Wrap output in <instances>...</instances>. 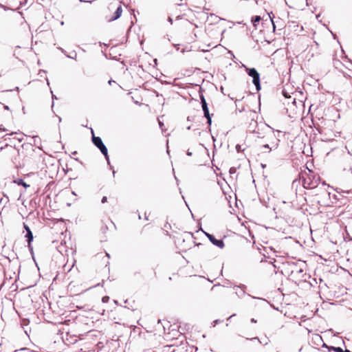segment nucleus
Here are the masks:
<instances>
[{"mask_svg":"<svg viewBox=\"0 0 352 352\" xmlns=\"http://www.w3.org/2000/svg\"><path fill=\"white\" fill-rule=\"evenodd\" d=\"M168 22H170V24H172V23H173V19H172V18H171V17H168Z\"/></svg>","mask_w":352,"mask_h":352,"instance_id":"nucleus-23","label":"nucleus"},{"mask_svg":"<svg viewBox=\"0 0 352 352\" xmlns=\"http://www.w3.org/2000/svg\"><path fill=\"white\" fill-rule=\"evenodd\" d=\"M92 133V142L93 144L100 151V152L104 155L108 164H109V159L108 155V150L106 146L104 144L102 139L100 137L95 136L93 129H91Z\"/></svg>","mask_w":352,"mask_h":352,"instance_id":"nucleus-1","label":"nucleus"},{"mask_svg":"<svg viewBox=\"0 0 352 352\" xmlns=\"http://www.w3.org/2000/svg\"><path fill=\"white\" fill-rule=\"evenodd\" d=\"M6 131V129H4V128H1V127H0V131Z\"/></svg>","mask_w":352,"mask_h":352,"instance_id":"nucleus-29","label":"nucleus"},{"mask_svg":"<svg viewBox=\"0 0 352 352\" xmlns=\"http://www.w3.org/2000/svg\"><path fill=\"white\" fill-rule=\"evenodd\" d=\"M200 100H201V106L204 105V104H207L206 100L202 94H200Z\"/></svg>","mask_w":352,"mask_h":352,"instance_id":"nucleus-12","label":"nucleus"},{"mask_svg":"<svg viewBox=\"0 0 352 352\" xmlns=\"http://www.w3.org/2000/svg\"><path fill=\"white\" fill-rule=\"evenodd\" d=\"M186 154L188 156H191L192 155V152L189 151V150L187 151Z\"/></svg>","mask_w":352,"mask_h":352,"instance_id":"nucleus-22","label":"nucleus"},{"mask_svg":"<svg viewBox=\"0 0 352 352\" xmlns=\"http://www.w3.org/2000/svg\"><path fill=\"white\" fill-rule=\"evenodd\" d=\"M236 287L237 288H241V291L240 292H238L237 291H236V294L239 297H242L243 295L245 294V289L246 288V286L244 285H241L240 286H235L234 287V289H235Z\"/></svg>","mask_w":352,"mask_h":352,"instance_id":"nucleus-7","label":"nucleus"},{"mask_svg":"<svg viewBox=\"0 0 352 352\" xmlns=\"http://www.w3.org/2000/svg\"><path fill=\"white\" fill-rule=\"evenodd\" d=\"M201 107H202V109H203V111H204V117L207 119V123L209 125H211L212 118H211V116H210V114L209 113V109H208V104L202 105Z\"/></svg>","mask_w":352,"mask_h":352,"instance_id":"nucleus-6","label":"nucleus"},{"mask_svg":"<svg viewBox=\"0 0 352 352\" xmlns=\"http://www.w3.org/2000/svg\"><path fill=\"white\" fill-rule=\"evenodd\" d=\"M348 154L351 155V152L348 150Z\"/></svg>","mask_w":352,"mask_h":352,"instance_id":"nucleus-33","label":"nucleus"},{"mask_svg":"<svg viewBox=\"0 0 352 352\" xmlns=\"http://www.w3.org/2000/svg\"><path fill=\"white\" fill-rule=\"evenodd\" d=\"M248 74L252 77V83L255 85L256 89L259 91L261 89L260 83V74L255 68H245Z\"/></svg>","mask_w":352,"mask_h":352,"instance_id":"nucleus-2","label":"nucleus"},{"mask_svg":"<svg viewBox=\"0 0 352 352\" xmlns=\"http://www.w3.org/2000/svg\"><path fill=\"white\" fill-rule=\"evenodd\" d=\"M0 6L4 8V6L2 4H0Z\"/></svg>","mask_w":352,"mask_h":352,"instance_id":"nucleus-36","label":"nucleus"},{"mask_svg":"<svg viewBox=\"0 0 352 352\" xmlns=\"http://www.w3.org/2000/svg\"><path fill=\"white\" fill-rule=\"evenodd\" d=\"M14 90H16V91H19V87H16L14 88Z\"/></svg>","mask_w":352,"mask_h":352,"instance_id":"nucleus-30","label":"nucleus"},{"mask_svg":"<svg viewBox=\"0 0 352 352\" xmlns=\"http://www.w3.org/2000/svg\"><path fill=\"white\" fill-rule=\"evenodd\" d=\"M261 20V18L260 16H255L252 18V22L254 27L256 26V23H258Z\"/></svg>","mask_w":352,"mask_h":352,"instance_id":"nucleus-8","label":"nucleus"},{"mask_svg":"<svg viewBox=\"0 0 352 352\" xmlns=\"http://www.w3.org/2000/svg\"><path fill=\"white\" fill-rule=\"evenodd\" d=\"M114 7H115V6H113V3H111V4L109 6V9H111V8H114Z\"/></svg>","mask_w":352,"mask_h":352,"instance_id":"nucleus-25","label":"nucleus"},{"mask_svg":"<svg viewBox=\"0 0 352 352\" xmlns=\"http://www.w3.org/2000/svg\"><path fill=\"white\" fill-rule=\"evenodd\" d=\"M205 235L213 245L217 246L219 248H223L224 247V243L222 239H217L214 235L208 232H205Z\"/></svg>","mask_w":352,"mask_h":352,"instance_id":"nucleus-3","label":"nucleus"},{"mask_svg":"<svg viewBox=\"0 0 352 352\" xmlns=\"http://www.w3.org/2000/svg\"><path fill=\"white\" fill-rule=\"evenodd\" d=\"M122 12V6L118 5L116 7V10H115L113 14L112 15V16L108 19V21L111 22V21L117 20L118 19H119L121 16Z\"/></svg>","mask_w":352,"mask_h":352,"instance_id":"nucleus-4","label":"nucleus"},{"mask_svg":"<svg viewBox=\"0 0 352 352\" xmlns=\"http://www.w3.org/2000/svg\"><path fill=\"white\" fill-rule=\"evenodd\" d=\"M269 16L270 18V21H271V23L272 24V26H273V30L275 31V29H276V25L274 24V22L273 21V19L271 17V16L269 14Z\"/></svg>","mask_w":352,"mask_h":352,"instance_id":"nucleus-15","label":"nucleus"},{"mask_svg":"<svg viewBox=\"0 0 352 352\" xmlns=\"http://www.w3.org/2000/svg\"><path fill=\"white\" fill-rule=\"evenodd\" d=\"M324 346L327 347L329 349V348H330V347H328V346H327V344H324Z\"/></svg>","mask_w":352,"mask_h":352,"instance_id":"nucleus-35","label":"nucleus"},{"mask_svg":"<svg viewBox=\"0 0 352 352\" xmlns=\"http://www.w3.org/2000/svg\"><path fill=\"white\" fill-rule=\"evenodd\" d=\"M115 173H116V172L113 170V176L115 175Z\"/></svg>","mask_w":352,"mask_h":352,"instance_id":"nucleus-34","label":"nucleus"},{"mask_svg":"<svg viewBox=\"0 0 352 352\" xmlns=\"http://www.w3.org/2000/svg\"><path fill=\"white\" fill-rule=\"evenodd\" d=\"M68 57L70 58L76 59V54L75 53L74 56V55H72V56H68Z\"/></svg>","mask_w":352,"mask_h":352,"instance_id":"nucleus-20","label":"nucleus"},{"mask_svg":"<svg viewBox=\"0 0 352 352\" xmlns=\"http://www.w3.org/2000/svg\"><path fill=\"white\" fill-rule=\"evenodd\" d=\"M23 228L26 231V234L25 235V237L27 239V241L30 244L33 241V234L29 226L26 225L25 223H23Z\"/></svg>","mask_w":352,"mask_h":352,"instance_id":"nucleus-5","label":"nucleus"},{"mask_svg":"<svg viewBox=\"0 0 352 352\" xmlns=\"http://www.w3.org/2000/svg\"><path fill=\"white\" fill-rule=\"evenodd\" d=\"M74 265V262L72 263V265L71 266H67L66 264L63 266L64 270L69 272L72 270V268L73 267Z\"/></svg>","mask_w":352,"mask_h":352,"instance_id":"nucleus-11","label":"nucleus"},{"mask_svg":"<svg viewBox=\"0 0 352 352\" xmlns=\"http://www.w3.org/2000/svg\"><path fill=\"white\" fill-rule=\"evenodd\" d=\"M109 297L107 296H105L102 297V301L103 302H107L109 301Z\"/></svg>","mask_w":352,"mask_h":352,"instance_id":"nucleus-14","label":"nucleus"},{"mask_svg":"<svg viewBox=\"0 0 352 352\" xmlns=\"http://www.w3.org/2000/svg\"><path fill=\"white\" fill-rule=\"evenodd\" d=\"M236 169L234 167H231L229 170L230 174H231V175L234 174L236 173Z\"/></svg>","mask_w":352,"mask_h":352,"instance_id":"nucleus-13","label":"nucleus"},{"mask_svg":"<svg viewBox=\"0 0 352 352\" xmlns=\"http://www.w3.org/2000/svg\"><path fill=\"white\" fill-rule=\"evenodd\" d=\"M261 148L269 149L268 152H270V151H271V148H270V146L267 144L263 145Z\"/></svg>","mask_w":352,"mask_h":352,"instance_id":"nucleus-16","label":"nucleus"},{"mask_svg":"<svg viewBox=\"0 0 352 352\" xmlns=\"http://www.w3.org/2000/svg\"><path fill=\"white\" fill-rule=\"evenodd\" d=\"M159 124H160V126L162 127V126L163 125L162 123H161V122H159Z\"/></svg>","mask_w":352,"mask_h":352,"instance_id":"nucleus-31","label":"nucleus"},{"mask_svg":"<svg viewBox=\"0 0 352 352\" xmlns=\"http://www.w3.org/2000/svg\"><path fill=\"white\" fill-rule=\"evenodd\" d=\"M219 322H220V321H219V320H216L213 321V322H212V325L214 327V326H216V325H217Z\"/></svg>","mask_w":352,"mask_h":352,"instance_id":"nucleus-19","label":"nucleus"},{"mask_svg":"<svg viewBox=\"0 0 352 352\" xmlns=\"http://www.w3.org/2000/svg\"><path fill=\"white\" fill-rule=\"evenodd\" d=\"M107 201V197H105V196H104V197H103L102 198L101 202H102V204H104V203H106Z\"/></svg>","mask_w":352,"mask_h":352,"instance_id":"nucleus-17","label":"nucleus"},{"mask_svg":"<svg viewBox=\"0 0 352 352\" xmlns=\"http://www.w3.org/2000/svg\"><path fill=\"white\" fill-rule=\"evenodd\" d=\"M251 322H252V323H256V320L254 318H252V319H251Z\"/></svg>","mask_w":352,"mask_h":352,"instance_id":"nucleus-24","label":"nucleus"},{"mask_svg":"<svg viewBox=\"0 0 352 352\" xmlns=\"http://www.w3.org/2000/svg\"><path fill=\"white\" fill-rule=\"evenodd\" d=\"M4 109H6V110H9L10 109L9 107L7 106V105L4 106Z\"/></svg>","mask_w":352,"mask_h":352,"instance_id":"nucleus-27","label":"nucleus"},{"mask_svg":"<svg viewBox=\"0 0 352 352\" xmlns=\"http://www.w3.org/2000/svg\"><path fill=\"white\" fill-rule=\"evenodd\" d=\"M16 182H17V184H18L19 185H22V186H23L25 188H28V187H29V186H29V185H28L25 182H23V179H19Z\"/></svg>","mask_w":352,"mask_h":352,"instance_id":"nucleus-10","label":"nucleus"},{"mask_svg":"<svg viewBox=\"0 0 352 352\" xmlns=\"http://www.w3.org/2000/svg\"><path fill=\"white\" fill-rule=\"evenodd\" d=\"M349 170H351V173H352V168H350V169H349Z\"/></svg>","mask_w":352,"mask_h":352,"instance_id":"nucleus-37","label":"nucleus"},{"mask_svg":"<svg viewBox=\"0 0 352 352\" xmlns=\"http://www.w3.org/2000/svg\"><path fill=\"white\" fill-rule=\"evenodd\" d=\"M236 151H237L238 152H240V151H241V145L237 144V145L236 146Z\"/></svg>","mask_w":352,"mask_h":352,"instance_id":"nucleus-18","label":"nucleus"},{"mask_svg":"<svg viewBox=\"0 0 352 352\" xmlns=\"http://www.w3.org/2000/svg\"><path fill=\"white\" fill-rule=\"evenodd\" d=\"M106 255H107V257L109 258V254L108 253H106Z\"/></svg>","mask_w":352,"mask_h":352,"instance_id":"nucleus-32","label":"nucleus"},{"mask_svg":"<svg viewBox=\"0 0 352 352\" xmlns=\"http://www.w3.org/2000/svg\"><path fill=\"white\" fill-rule=\"evenodd\" d=\"M68 57L70 58L76 59V54L75 53L74 56V55H72V56H68Z\"/></svg>","mask_w":352,"mask_h":352,"instance_id":"nucleus-21","label":"nucleus"},{"mask_svg":"<svg viewBox=\"0 0 352 352\" xmlns=\"http://www.w3.org/2000/svg\"><path fill=\"white\" fill-rule=\"evenodd\" d=\"M112 82H114V81H113V80H109V82H108V83H109V85H111V84H112Z\"/></svg>","mask_w":352,"mask_h":352,"instance_id":"nucleus-26","label":"nucleus"},{"mask_svg":"<svg viewBox=\"0 0 352 352\" xmlns=\"http://www.w3.org/2000/svg\"><path fill=\"white\" fill-rule=\"evenodd\" d=\"M251 340H257L261 344H263L264 345H267L270 341L267 338L264 340H261L258 337L253 338Z\"/></svg>","mask_w":352,"mask_h":352,"instance_id":"nucleus-9","label":"nucleus"},{"mask_svg":"<svg viewBox=\"0 0 352 352\" xmlns=\"http://www.w3.org/2000/svg\"><path fill=\"white\" fill-rule=\"evenodd\" d=\"M235 314H232V316H230L228 318V320H229L231 318H232L233 316H234Z\"/></svg>","mask_w":352,"mask_h":352,"instance_id":"nucleus-28","label":"nucleus"}]
</instances>
